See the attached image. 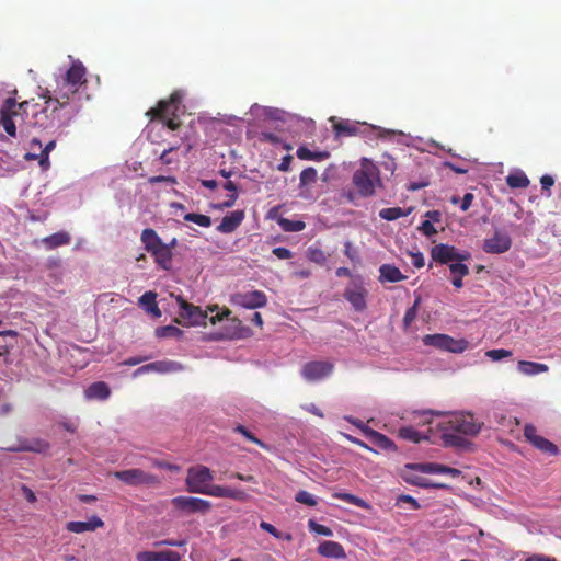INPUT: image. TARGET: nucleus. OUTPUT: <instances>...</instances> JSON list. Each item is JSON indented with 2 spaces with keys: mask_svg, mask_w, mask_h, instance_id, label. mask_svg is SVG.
Segmentation results:
<instances>
[{
  "mask_svg": "<svg viewBox=\"0 0 561 561\" xmlns=\"http://www.w3.org/2000/svg\"><path fill=\"white\" fill-rule=\"evenodd\" d=\"M137 561H180L181 556L176 551H141L136 554Z\"/></svg>",
  "mask_w": 561,
  "mask_h": 561,
  "instance_id": "21",
  "label": "nucleus"
},
{
  "mask_svg": "<svg viewBox=\"0 0 561 561\" xmlns=\"http://www.w3.org/2000/svg\"><path fill=\"white\" fill-rule=\"evenodd\" d=\"M278 224L286 232H299L306 227V224L301 220H290L287 218H280Z\"/></svg>",
  "mask_w": 561,
  "mask_h": 561,
  "instance_id": "38",
  "label": "nucleus"
},
{
  "mask_svg": "<svg viewBox=\"0 0 561 561\" xmlns=\"http://www.w3.org/2000/svg\"><path fill=\"white\" fill-rule=\"evenodd\" d=\"M214 480L210 469L203 465L188 468L185 479L186 489L192 493L204 494Z\"/></svg>",
  "mask_w": 561,
  "mask_h": 561,
  "instance_id": "6",
  "label": "nucleus"
},
{
  "mask_svg": "<svg viewBox=\"0 0 561 561\" xmlns=\"http://www.w3.org/2000/svg\"><path fill=\"white\" fill-rule=\"evenodd\" d=\"M512 247V239L508 234L496 231L491 238L483 242V250L491 254L507 252Z\"/></svg>",
  "mask_w": 561,
  "mask_h": 561,
  "instance_id": "19",
  "label": "nucleus"
},
{
  "mask_svg": "<svg viewBox=\"0 0 561 561\" xmlns=\"http://www.w3.org/2000/svg\"><path fill=\"white\" fill-rule=\"evenodd\" d=\"M260 528L262 530L271 534L276 539H282V540H286V541H291L293 540V535L291 534H289V533H282L279 530H277L272 524H270L267 522H261L260 523Z\"/></svg>",
  "mask_w": 561,
  "mask_h": 561,
  "instance_id": "39",
  "label": "nucleus"
},
{
  "mask_svg": "<svg viewBox=\"0 0 561 561\" xmlns=\"http://www.w3.org/2000/svg\"><path fill=\"white\" fill-rule=\"evenodd\" d=\"M398 435L400 438L412 442V443H420L422 440H428L430 437L426 434H422L417 432L412 426H403L399 428Z\"/></svg>",
  "mask_w": 561,
  "mask_h": 561,
  "instance_id": "34",
  "label": "nucleus"
},
{
  "mask_svg": "<svg viewBox=\"0 0 561 561\" xmlns=\"http://www.w3.org/2000/svg\"><path fill=\"white\" fill-rule=\"evenodd\" d=\"M411 257H412V264L414 267L421 268L425 265V260L421 252L412 253Z\"/></svg>",
  "mask_w": 561,
  "mask_h": 561,
  "instance_id": "62",
  "label": "nucleus"
},
{
  "mask_svg": "<svg viewBox=\"0 0 561 561\" xmlns=\"http://www.w3.org/2000/svg\"><path fill=\"white\" fill-rule=\"evenodd\" d=\"M379 273L380 282L397 283L407 278V276L403 275L401 271L392 264H382L379 267Z\"/></svg>",
  "mask_w": 561,
  "mask_h": 561,
  "instance_id": "27",
  "label": "nucleus"
},
{
  "mask_svg": "<svg viewBox=\"0 0 561 561\" xmlns=\"http://www.w3.org/2000/svg\"><path fill=\"white\" fill-rule=\"evenodd\" d=\"M245 330L247 329L242 327V323L239 319L232 318L230 320V329L226 332L225 335L228 339H240L244 336L243 332Z\"/></svg>",
  "mask_w": 561,
  "mask_h": 561,
  "instance_id": "40",
  "label": "nucleus"
},
{
  "mask_svg": "<svg viewBox=\"0 0 561 561\" xmlns=\"http://www.w3.org/2000/svg\"><path fill=\"white\" fill-rule=\"evenodd\" d=\"M367 127L366 123L352 122L350 119H341L333 124V129L337 137L356 136L364 133Z\"/></svg>",
  "mask_w": 561,
  "mask_h": 561,
  "instance_id": "20",
  "label": "nucleus"
},
{
  "mask_svg": "<svg viewBox=\"0 0 561 561\" xmlns=\"http://www.w3.org/2000/svg\"><path fill=\"white\" fill-rule=\"evenodd\" d=\"M111 394L108 385L104 381L91 383L84 391L88 400H106Z\"/></svg>",
  "mask_w": 561,
  "mask_h": 561,
  "instance_id": "26",
  "label": "nucleus"
},
{
  "mask_svg": "<svg viewBox=\"0 0 561 561\" xmlns=\"http://www.w3.org/2000/svg\"><path fill=\"white\" fill-rule=\"evenodd\" d=\"M37 148L41 152H46L49 154L56 148V140H50L46 144L44 148H42V142L37 138H33L31 141V149Z\"/></svg>",
  "mask_w": 561,
  "mask_h": 561,
  "instance_id": "50",
  "label": "nucleus"
},
{
  "mask_svg": "<svg viewBox=\"0 0 561 561\" xmlns=\"http://www.w3.org/2000/svg\"><path fill=\"white\" fill-rule=\"evenodd\" d=\"M156 335L158 337H181L183 335V331L174 325H164L156 329Z\"/></svg>",
  "mask_w": 561,
  "mask_h": 561,
  "instance_id": "42",
  "label": "nucleus"
},
{
  "mask_svg": "<svg viewBox=\"0 0 561 561\" xmlns=\"http://www.w3.org/2000/svg\"><path fill=\"white\" fill-rule=\"evenodd\" d=\"M179 148H180V145H178V144L171 145L168 148H165L162 151V153L160 154V161L163 164H171L172 163V159L169 157V154L171 152H173L174 150L179 149Z\"/></svg>",
  "mask_w": 561,
  "mask_h": 561,
  "instance_id": "55",
  "label": "nucleus"
},
{
  "mask_svg": "<svg viewBox=\"0 0 561 561\" xmlns=\"http://www.w3.org/2000/svg\"><path fill=\"white\" fill-rule=\"evenodd\" d=\"M517 369L523 375L535 376L538 374L547 373L549 370V366L542 363L519 360L517 364Z\"/></svg>",
  "mask_w": 561,
  "mask_h": 561,
  "instance_id": "29",
  "label": "nucleus"
},
{
  "mask_svg": "<svg viewBox=\"0 0 561 561\" xmlns=\"http://www.w3.org/2000/svg\"><path fill=\"white\" fill-rule=\"evenodd\" d=\"M179 302L181 306L180 316L183 319L187 320V324L190 325H206V320L208 314L206 311H203L199 307H196L192 304L186 302L182 298H179Z\"/></svg>",
  "mask_w": 561,
  "mask_h": 561,
  "instance_id": "18",
  "label": "nucleus"
},
{
  "mask_svg": "<svg viewBox=\"0 0 561 561\" xmlns=\"http://www.w3.org/2000/svg\"><path fill=\"white\" fill-rule=\"evenodd\" d=\"M512 355H513L512 351L504 350V348L490 350L485 353V356L494 362L501 360L506 357H511Z\"/></svg>",
  "mask_w": 561,
  "mask_h": 561,
  "instance_id": "47",
  "label": "nucleus"
},
{
  "mask_svg": "<svg viewBox=\"0 0 561 561\" xmlns=\"http://www.w3.org/2000/svg\"><path fill=\"white\" fill-rule=\"evenodd\" d=\"M411 213V209L403 210L401 207H389V208H382L379 211V217L392 221L401 217H405Z\"/></svg>",
  "mask_w": 561,
  "mask_h": 561,
  "instance_id": "37",
  "label": "nucleus"
},
{
  "mask_svg": "<svg viewBox=\"0 0 561 561\" xmlns=\"http://www.w3.org/2000/svg\"><path fill=\"white\" fill-rule=\"evenodd\" d=\"M309 528L310 530L314 531L316 534L318 535H322V536H332V530L328 527V526H324V525H321V524H318L317 522L314 520H309Z\"/></svg>",
  "mask_w": 561,
  "mask_h": 561,
  "instance_id": "53",
  "label": "nucleus"
},
{
  "mask_svg": "<svg viewBox=\"0 0 561 561\" xmlns=\"http://www.w3.org/2000/svg\"><path fill=\"white\" fill-rule=\"evenodd\" d=\"M424 345L450 353H462L469 348V342L465 339L456 340L447 334H426L422 339Z\"/></svg>",
  "mask_w": 561,
  "mask_h": 561,
  "instance_id": "7",
  "label": "nucleus"
},
{
  "mask_svg": "<svg viewBox=\"0 0 561 561\" xmlns=\"http://www.w3.org/2000/svg\"><path fill=\"white\" fill-rule=\"evenodd\" d=\"M140 241L144 249L150 253L154 260V263L163 271L171 270V262L173 257L172 251H170L157 231L152 228H146L141 231Z\"/></svg>",
  "mask_w": 561,
  "mask_h": 561,
  "instance_id": "4",
  "label": "nucleus"
},
{
  "mask_svg": "<svg viewBox=\"0 0 561 561\" xmlns=\"http://www.w3.org/2000/svg\"><path fill=\"white\" fill-rule=\"evenodd\" d=\"M293 161V157L287 154L282 159V162L278 164L277 169L283 172H287L290 169V164Z\"/></svg>",
  "mask_w": 561,
  "mask_h": 561,
  "instance_id": "64",
  "label": "nucleus"
},
{
  "mask_svg": "<svg viewBox=\"0 0 561 561\" xmlns=\"http://www.w3.org/2000/svg\"><path fill=\"white\" fill-rule=\"evenodd\" d=\"M469 253H460L455 247L445 243L436 244L431 250L433 261L440 264H450L455 261H466Z\"/></svg>",
  "mask_w": 561,
  "mask_h": 561,
  "instance_id": "11",
  "label": "nucleus"
},
{
  "mask_svg": "<svg viewBox=\"0 0 561 561\" xmlns=\"http://www.w3.org/2000/svg\"><path fill=\"white\" fill-rule=\"evenodd\" d=\"M419 302H420V298H417L415 300L414 305L405 311L404 317H403L404 328H409L411 325V323L415 320Z\"/></svg>",
  "mask_w": 561,
  "mask_h": 561,
  "instance_id": "49",
  "label": "nucleus"
},
{
  "mask_svg": "<svg viewBox=\"0 0 561 561\" xmlns=\"http://www.w3.org/2000/svg\"><path fill=\"white\" fill-rule=\"evenodd\" d=\"M448 265L453 276H467L469 274V267L462 261H455Z\"/></svg>",
  "mask_w": 561,
  "mask_h": 561,
  "instance_id": "45",
  "label": "nucleus"
},
{
  "mask_svg": "<svg viewBox=\"0 0 561 561\" xmlns=\"http://www.w3.org/2000/svg\"><path fill=\"white\" fill-rule=\"evenodd\" d=\"M407 469L422 473L442 474L444 473L445 465L435 462L410 463L407 465Z\"/></svg>",
  "mask_w": 561,
  "mask_h": 561,
  "instance_id": "31",
  "label": "nucleus"
},
{
  "mask_svg": "<svg viewBox=\"0 0 561 561\" xmlns=\"http://www.w3.org/2000/svg\"><path fill=\"white\" fill-rule=\"evenodd\" d=\"M506 183L511 188H526L530 181L524 172L512 173L506 176Z\"/></svg>",
  "mask_w": 561,
  "mask_h": 561,
  "instance_id": "36",
  "label": "nucleus"
},
{
  "mask_svg": "<svg viewBox=\"0 0 561 561\" xmlns=\"http://www.w3.org/2000/svg\"><path fill=\"white\" fill-rule=\"evenodd\" d=\"M437 427L445 446L460 447L466 442L462 435L476 436L481 431V423L470 413H455L437 423Z\"/></svg>",
  "mask_w": 561,
  "mask_h": 561,
  "instance_id": "2",
  "label": "nucleus"
},
{
  "mask_svg": "<svg viewBox=\"0 0 561 561\" xmlns=\"http://www.w3.org/2000/svg\"><path fill=\"white\" fill-rule=\"evenodd\" d=\"M87 68L79 60H73L65 75L56 80V87L50 95L58 102L68 105H82V89L87 85Z\"/></svg>",
  "mask_w": 561,
  "mask_h": 561,
  "instance_id": "1",
  "label": "nucleus"
},
{
  "mask_svg": "<svg viewBox=\"0 0 561 561\" xmlns=\"http://www.w3.org/2000/svg\"><path fill=\"white\" fill-rule=\"evenodd\" d=\"M160 121L171 130H176L181 126V123L178 119V114L175 116L165 117L164 119Z\"/></svg>",
  "mask_w": 561,
  "mask_h": 561,
  "instance_id": "59",
  "label": "nucleus"
},
{
  "mask_svg": "<svg viewBox=\"0 0 561 561\" xmlns=\"http://www.w3.org/2000/svg\"><path fill=\"white\" fill-rule=\"evenodd\" d=\"M46 105L41 107L38 104H32L31 106V118L27 123V127L37 128L39 130H54V124L50 119Z\"/></svg>",
  "mask_w": 561,
  "mask_h": 561,
  "instance_id": "15",
  "label": "nucleus"
},
{
  "mask_svg": "<svg viewBox=\"0 0 561 561\" xmlns=\"http://www.w3.org/2000/svg\"><path fill=\"white\" fill-rule=\"evenodd\" d=\"M184 220L194 222L201 227L208 228L211 226V218L207 215L203 214H196V213H188L184 215Z\"/></svg>",
  "mask_w": 561,
  "mask_h": 561,
  "instance_id": "41",
  "label": "nucleus"
},
{
  "mask_svg": "<svg viewBox=\"0 0 561 561\" xmlns=\"http://www.w3.org/2000/svg\"><path fill=\"white\" fill-rule=\"evenodd\" d=\"M11 451L45 453L49 449V443L42 438L24 439L16 447L7 448Z\"/></svg>",
  "mask_w": 561,
  "mask_h": 561,
  "instance_id": "23",
  "label": "nucleus"
},
{
  "mask_svg": "<svg viewBox=\"0 0 561 561\" xmlns=\"http://www.w3.org/2000/svg\"><path fill=\"white\" fill-rule=\"evenodd\" d=\"M70 241V234L66 231H59L42 239V243L47 250H54L58 247L67 245Z\"/></svg>",
  "mask_w": 561,
  "mask_h": 561,
  "instance_id": "28",
  "label": "nucleus"
},
{
  "mask_svg": "<svg viewBox=\"0 0 561 561\" xmlns=\"http://www.w3.org/2000/svg\"><path fill=\"white\" fill-rule=\"evenodd\" d=\"M113 476L130 486L158 485L160 483V480L156 474L146 472L141 469L115 471Z\"/></svg>",
  "mask_w": 561,
  "mask_h": 561,
  "instance_id": "9",
  "label": "nucleus"
},
{
  "mask_svg": "<svg viewBox=\"0 0 561 561\" xmlns=\"http://www.w3.org/2000/svg\"><path fill=\"white\" fill-rule=\"evenodd\" d=\"M419 229L426 237H432L437 233L436 228L430 220L423 221Z\"/></svg>",
  "mask_w": 561,
  "mask_h": 561,
  "instance_id": "56",
  "label": "nucleus"
},
{
  "mask_svg": "<svg viewBox=\"0 0 561 561\" xmlns=\"http://www.w3.org/2000/svg\"><path fill=\"white\" fill-rule=\"evenodd\" d=\"M234 432L237 433H240L241 435H243L247 439H249L250 442L261 446V447H265V444L259 439L257 437H255L250 431L247 430V427H244L243 425H238L236 428H234Z\"/></svg>",
  "mask_w": 561,
  "mask_h": 561,
  "instance_id": "51",
  "label": "nucleus"
},
{
  "mask_svg": "<svg viewBox=\"0 0 561 561\" xmlns=\"http://www.w3.org/2000/svg\"><path fill=\"white\" fill-rule=\"evenodd\" d=\"M524 436L526 439L540 451L548 455H557L558 447L552 442L537 434L534 425L527 424L524 428Z\"/></svg>",
  "mask_w": 561,
  "mask_h": 561,
  "instance_id": "16",
  "label": "nucleus"
},
{
  "mask_svg": "<svg viewBox=\"0 0 561 561\" xmlns=\"http://www.w3.org/2000/svg\"><path fill=\"white\" fill-rule=\"evenodd\" d=\"M244 211L243 210H234L229 215H226L221 222L217 226V231L221 233H231L233 232L243 221Z\"/></svg>",
  "mask_w": 561,
  "mask_h": 561,
  "instance_id": "22",
  "label": "nucleus"
},
{
  "mask_svg": "<svg viewBox=\"0 0 561 561\" xmlns=\"http://www.w3.org/2000/svg\"><path fill=\"white\" fill-rule=\"evenodd\" d=\"M367 296L368 291L363 286V284H354L352 286H347L344 290V298L358 312H362L367 308Z\"/></svg>",
  "mask_w": 561,
  "mask_h": 561,
  "instance_id": "17",
  "label": "nucleus"
},
{
  "mask_svg": "<svg viewBox=\"0 0 561 561\" xmlns=\"http://www.w3.org/2000/svg\"><path fill=\"white\" fill-rule=\"evenodd\" d=\"M162 182L174 184L176 182V180L174 176H165V175H156V176L149 178V183H151V184L162 183Z\"/></svg>",
  "mask_w": 561,
  "mask_h": 561,
  "instance_id": "60",
  "label": "nucleus"
},
{
  "mask_svg": "<svg viewBox=\"0 0 561 561\" xmlns=\"http://www.w3.org/2000/svg\"><path fill=\"white\" fill-rule=\"evenodd\" d=\"M32 103L28 101L16 102L14 98H7L0 108V124L11 137H16V123L21 127H27L31 118Z\"/></svg>",
  "mask_w": 561,
  "mask_h": 561,
  "instance_id": "3",
  "label": "nucleus"
},
{
  "mask_svg": "<svg viewBox=\"0 0 561 561\" xmlns=\"http://www.w3.org/2000/svg\"><path fill=\"white\" fill-rule=\"evenodd\" d=\"M204 494L226 499L227 486L215 485L210 483L209 488L205 491Z\"/></svg>",
  "mask_w": 561,
  "mask_h": 561,
  "instance_id": "52",
  "label": "nucleus"
},
{
  "mask_svg": "<svg viewBox=\"0 0 561 561\" xmlns=\"http://www.w3.org/2000/svg\"><path fill=\"white\" fill-rule=\"evenodd\" d=\"M297 157L300 160H313V161H322L330 157L328 151H311L305 146H300L296 151Z\"/></svg>",
  "mask_w": 561,
  "mask_h": 561,
  "instance_id": "35",
  "label": "nucleus"
},
{
  "mask_svg": "<svg viewBox=\"0 0 561 561\" xmlns=\"http://www.w3.org/2000/svg\"><path fill=\"white\" fill-rule=\"evenodd\" d=\"M226 499H232L238 501H244L248 499V494L239 489L227 488Z\"/></svg>",
  "mask_w": 561,
  "mask_h": 561,
  "instance_id": "54",
  "label": "nucleus"
},
{
  "mask_svg": "<svg viewBox=\"0 0 561 561\" xmlns=\"http://www.w3.org/2000/svg\"><path fill=\"white\" fill-rule=\"evenodd\" d=\"M367 436H368L370 443H373L374 445L378 446L379 448H381L383 450H390V449L394 448L393 442L390 438H388L386 435H383L377 431H374V430L367 431Z\"/></svg>",
  "mask_w": 561,
  "mask_h": 561,
  "instance_id": "33",
  "label": "nucleus"
},
{
  "mask_svg": "<svg viewBox=\"0 0 561 561\" xmlns=\"http://www.w3.org/2000/svg\"><path fill=\"white\" fill-rule=\"evenodd\" d=\"M183 101V93L174 91L167 100H160L157 106L147 111L146 115L153 119H164L165 117L175 116L180 111Z\"/></svg>",
  "mask_w": 561,
  "mask_h": 561,
  "instance_id": "8",
  "label": "nucleus"
},
{
  "mask_svg": "<svg viewBox=\"0 0 561 561\" xmlns=\"http://www.w3.org/2000/svg\"><path fill=\"white\" fill-rule=\"evenodd\" d=\"M103 525L104 523L100 517L93 516L88 522H69L66 525V529L71 533L82 534L85 531H94Z\"/></svg>",
  "mask_w": 561,
  "mask_h": 561,
  "instance_id": "24",
  "label": "nucleus"
},
{
  "mask_svg": "<svg viewBox=\"0 0 561 561\" xmlns=\"http://www.w3.org/2000/svg\"><path fill=\"white\" fill-rule=\"evenodd\" d=\"M473 201V194L472 193H466L461 199L460 209L462 211H466L470 208Z\"/></svg>",
  "mask_w": 561,
  "mask_h": 561,
  "instance_id": "63",
  "label": "nucleus"
},
{
  "mask_svg": "<svg viewBox=\"0 0 561 561\" xmlns=\"http://www.w3.org/2000/svg\"><path fill=\"white\" fill-rule=\"evenodd\" d=\"M333 371V364L323 360L306 363L301 375L307 381H317L328 377Z\"/></svg>",
  "mask_w": 561,
  "mask_h": 561,
  "instance_id": "14",
  "label": "nucleus"
},
{
  "mask_svg": "<svg viewBox=\"0 0 561 561\" xmlns=\"http://www.w3.org/2000/svg\"><path fill=\"white\" fill-rule=\"evenodd\" d=\"M171 503L178 510L186 513H207L211 508L209 501L192 496H176Z\"/></svg>",
  "mask_w": 561,
  "mask_h": 561,
  "instance_id": "13",
  "label": "nucleus"
},
{
  "mask_svg": "<svg viewBox=\"0 0 561 561\" xmlns=\"http://www.w3.org/2000/svg\"><path fill=\"white\" fill-rule=\"evenodd\" d=\"M375 181H379L375 168H362L353 175V183L362 196H371L375 193Z\"/></svg>",
  "mask_w": 561,
  "mask_h": 561,
  "instance_id": "10",
  "label": "nucleus"
},
{
  "mask_svg": "<svg viewBox=\"0 0 561 561\" xmlns=\"http://www.w3.org/2000/svg\"><path fill=\"white\" fill-rule=\"evenodd\" d=\"M295 500L300 503L305 504L307 506L313 507L318 504L317 499L309 492L305 490H300L297 492Z\"/></svg>",
  "mask_w": 561,
  "mask_h": 561,
  "instance_id": "44",
  "label": "nucleus"
},
{
  "mask_svg": "<svg viewBox=\"0 0 561 561\" xmlns=\"http://www.w3.org/2000/svg\"><path fill=\"white\" fill-rule=\"evenodd\" d=\"M41 98L44 99L45 105L48 110L47 113L54 124V129L68 126L80 111V105H68L64 104L61 101L58 102L50 95L49 89H45L41 94Z\"/></svg>",
  "mask_w": 561,
  "mask_h": 561,
  "instance_id": "5",
  "label": "nucleus"
},
{
  "mask_svg": "<svg viewBox=\"0 0 561 561\" xmlns=\"http://www.w3.org/2000/svg\"><path fill=\"white\" fill-rule=\"evenodd\" d=\"M318 552L325 558L344 559L346 553L344 547L336 541H323L318 546Z\"/></svg>",
  "mask_w": 561,
  "mask_h": 561,
  "instance_id": "25",
  "label": "nucleus"
},
{
  "mask_svg": "<svg viewBox=\"0 0 561 561\" xmlns=\"http://www.w3.org/2000/svg\"><path fill=\"white\" fill-rule=\"evenodd\" d=\"M317 178H318V173L314 168H312V167L306 168L301 171L300 176H299L300 185L304 186V185L312 184L317 181Z\"/></svg>",
  "mask_w": 561,
  "mask_h": 561,
  "instance_id": "43",
  "label": "nucleus"
},
{
  "mask_svg": "<svg viewBox=\"0 0 561 561\" xmlns=\"http://www.w3.org/2000/svg\"><path fill=\"white\" fill-rule=\"evenodd\" d=\"M333 497L343 500L346 503L354 504L359 507H363L365 504V502L362 499L357 497L356 495L350 494V493L337 492V493L333 494Z\"/></svg>",
  "mask_w": 561,
  "mask_h": 561,
  "instance_id": "46",
  "label": "nucleus"
},
{
  "mask_svg": "<svg viewBox=\"0 0 561 561\" xmlns=\"http://www.w3.org/2000/svg\"><path fill=\"white\" fill-rule=\"evenodd\" d=\"M403 479L409 484L417 485V486L425 488V489H430V488H432V489H446L447 488V485L444 484V483L430 482L427 479H425V478H423V477L412 472V470L405 472V474L403 476Z\"/></svg>",
  "mask_w": 561,
  "mask_h": 561,
  "instance_id": "30",
  "label": "nucleus"
},
{
  "mask_svg": "<svg viewBox=\"0 0 561 561\" xmlns=\"http://www.w3.org/2000/svg\"><path fill=\"white\" fill-rule=\"evenodd\" d=\"M409 503L413 510H419L421 507V505L419 504V502L412 497L411 495H405V494H402L398 497V504L399 503Z\"/></svg>",
  "mask_w": 561,
  "mask_h": 561,
  "instance_id": "61",
  "label": "nucleus"
},
{
  "mask_svg": "<svg viewBox=\"0 0 561 561\" xmlns=\"http://www.w3.org/2000/svg\"><path fill=\"white\" fill-rule=\"evenodd\" d=\"M540 184H541V188L543 191H547L548 192V196L551 195L550 193V188L553 186L554 184V179L551 176V175H548V174H545L540 178Z\"/></svg>",
  "mask_w": 561,
  "mask_h": 561,
  "instance_id": "58",
  "label": "nucleus"
},
{
  "mask_svg": "<svg viewBox=\"0 0 561 561\" xmlns=\"http://www.w3.org/2000/svg\"><path fill=\"white\" fill-rule=\"evenodd\" d=\"M231 302L247 309H256L266 306L267 297L261 290H250L244 293H236L231 297Z\"/></svg>",
  "mask_w": 561,
  "mask_h": 561,
  "instance_id": "12",
  "label": "nucleus"
},
{
  "mask_svg": "<svg viewBox=\"0 0 561 561\" xmlns=\"http://www.w3.org/2000/svg\"><path fill=\"white\" fill-rule=\"evenodd\" d=\"M157 294L154 291H146L140 298H139V305L147 311V308H150L151 306L157 304Z\"/></svg>",
  "mask_w": 561,
  "mask_h": 561,
  "instance_id": "48",
  "label": "nucleus"
},
{
  "mask_svg": "<svg viewBox=\"0 0 561 561\" xmlns=\"http://www.w3.org/2000/svg\"><path fill=\"white\" fill-rule=\"evenodd\" d=\"M272 252L279 260H287L293 257L291 251L284 247L274 248Z\"/></svg>",
  "mask_w": 561,
  "mask_h": 561,
  "instance_id": "57",
  "label": "nucleus"
},
{
  "mask_svg": "<svg viewBox=\"0 0 561 561\" xmlns=\"http://www.w3.org/2000/svg\"><path fill=\"white\" fill-rule=\"evenodd\" d=\"M149 368L151 371L167 374V373H175L183 369V366L173 360H158L149 363Z\"/></svg>",
  "mask_w": 561,
  "mask_h": 561,
  "instance_id": "32",
  "label": "nucleus"
}]
</instances>
